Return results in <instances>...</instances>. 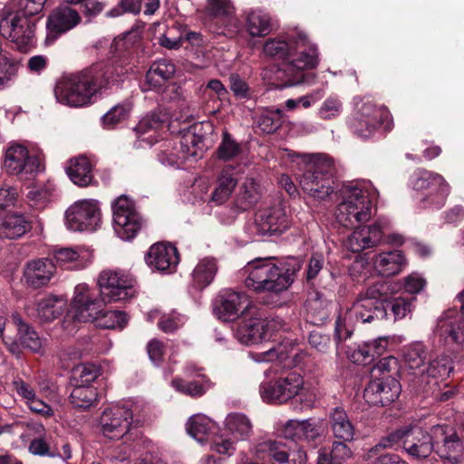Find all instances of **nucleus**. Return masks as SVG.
I'll return each mask as SVG.
<instances>
[{
    "label": "nucleus",
    "mask_w": 464,
    "mask_h": 464,
    "mask_svg": "<svg viewBox=\"0 0 464 464\" xmlns=\"http://www.w3.org/2000/svg\"><path fill=\"white\" fill-rule=\"evenodd\" d=\"M254 455L259 459H271L279 464H286L289 458L287 446L280 440H266L254 449Z\"/></svg>",
    "instance_id": "obj_33"
},
{
    "label": "nucleus",
    "mask_w": 464,
    "mask_h": 464,
    "mask_svg": "<svg viewBox=\"0 0 464 464\" xmlns=\"http://www.w3.org/2000/svg\"><path fill=\"white\" fill-rule=\"evenodd\" d=\"M132 419V411L127 406L114 405L107 408L100 418L102 432L111 440H134L138 435L131 430Z\"/></svg>",
    "instance_id": "obj_13"
},
{
    "label": "nucleus",
    "mask_w": 464,
    "mask_h": 464,
    "mask_svg": "<svg viewBox=\"0 0 464 464\" xmlns=\"http://www.w3.org/2000/svg\"><path fill=\"white\" fill-rule=\"evenodd\" d=\"M452 369L451 358L449 355L441 354L430 358L428 364H425L420 376H427L433 379L444 378L449 376Z\"/></svg>",
    "instance_id": "obj_48"
},
{
    "label": "nucleus",
    "mask_w": 464,
    "mask_h": 464,
    "mask_svg": "<svg viewBox=\"0 0 464 464\" xmlns=\"http://www.w3.org/2000/svg\"><path fill=\"white\" fill-rule=\"evenodd\" d=\"M373 267L382 276L399 274L405 266V257L400 250L382 252L372 259Z\"/></svg>",
    "instance_id": "obj_30"
},
{
    "label": "nucleus",
    "mask_w": 464,
    "mask_h": 464,
    "mask_svg": "<svg viewBox=\"0 0 464 464\" xmlns=\"http://www.w3.org/2000/svg\"><path fill=\"white\" fill-rule=\"evenodd\" d=\"M169 117L167 113L162 111H154L144 116L139 121L135 130L142 141H148V143L151 145L153 142L150 139L153 135L150 134L148 137H145V135L149 134L150 131L154 133L158 132L160 130L167 127Z\"/></svg>",
    "instance_id": "obj_34"
},
{
    "label": "nucleus",
    "mask_w": 464,
    "mask_h": 464,
    "mask_svg": "<svg viewBox=\"0 0 464 464\" xmlns=\"http://www.w3.org/2000/svg\"><path fill=\"white\" fill-rule=\"evenodd\" d=\"M36 20L4 9L0 15V34L18 50L26 52L35 44Z\"/></svg>",
    "instance_id": "obj_8"
},
{
    "label": "nucleus",
    "mask_w": 464,
    "mask_h": 464,
    "mask_svg": "<svg viewBox=\"0 0 464 464\" xmlns=\"http://www.w3.org/2000/svg\"><path fill=\"white\" fill-rule=\"evenodd\" d=\"M403 449L410 457L417 460L427 459L434 450L432 429L429 433L418 425L408 426Z\"/></svg>",
    "instance_id": "obj_22"
},
{
    "label": "nucleus",
    "mask_w": 464,
    "mask_h": 464,
    "mask_svg": "<svg viewBox=\"0 0 464 464\" xmlns=\"http://www.w3.org/2000/svg\"><path fill=\"white\" fill-rule=\"evenodd\" d=\"M172 386L178 392L192 397L202 396L208 387L198 382H185L183 380L178 378L172 381Z\"/></svg>",
    "instance_id": "obj_59"
},
{
    "label": "nucleus",
    "mask_w": 464,
    "mask_h": 464,
    "mask_svg": "<svg viewBox=\"0 0 464 464\" xmlns=\"http://www.w3.org/2000/svg\"><path fill=\"white\" fill-rule=\"evenodd\" d=\"M65 227L73 232H94L102 225V209L98 200L79 199L64 213Z\"/></svg>",
    "instance_id": "obj_10"
},
{
    "label": "nucleus",
    "mask_w": 464,
    "mask_h": 464,
    "mask_svg": "<svg viewBox=\"0 0 464 464\" xmlns=\"http://www.w3.org/2000/svg\"><path fill=\"white\" fill-rule=\"evenodd\" d=\"M461 302V315L455 310L447 311L438 322V332L447 342L462 343L464 342V293L459 295Z\"/></svg>",
    "instance_id": "obj_25"
},
{
    "label": "nucleus",
    "mask_w": 464,
    "mask_h": 464,
    "mask_svg": "<svg viewBox=\"0 0 464 464\" xmlns=\"http://www.w3.org/2000/svg\"><path fill=\"white\" fill-rule=\"evenodd\" d=\"M401 288V285L392 281H378L361 292L365 298L373 302L374 305L379 307H385L384 303H387L392 294Z\"/></svg>",
    "instance_id": "obj_36"
},
{
    "label": "nucleus",
    "mask_w": 464,
    "mask_h": 464,
    "mask_svg": "<svg viewBox=\"0 0 464 464\" xmlns=\"http://www.w3.org/2000/svg\"><path fill=\"white\" fill-rule=\"evenodd\" d=\"M316 75L314 72L296 71H275V80L279 82L281 89L300 84L311 85L315 82Z\"/></svg>",
    "instance_id": "obj_47"
},
{
    "label": "nucleus",
    "mask_w": 464,
    "mask_h": 464,
    "mask_svg": "<svg viewBox=\"0 0 464 464\" xmlns=\"http://www.w3.org/2000/svg\"><path fill=\"white\" fill-rule=\"evenodd\" d=\"M234 13L230 0H208L206 14L211 17L228 16Z\"/></svg>",
    "instance_id": "obj_58"
},
{
    "label": "nucleus",
    "mask_w": 464,
    "mask_h": 464,
    "mask_svg": "<svg viewBox=\"0 0 464 464\" xmlns=\"http://www.w3.org/2000/svg\"><path fill=\"white\" fill-rule=\"evenodd\" d=\"M80 22L81 16L75 9L67 5L56 7L47 17L46 41L54 42L59 35L72 30Z\"/></svg>",
    "instance_id": "obj_23"
},
{
    "label": "nucleus",
    "mask_w": 464,
    "mask_h": 464,
    "mask_svg": "<svg viewBox=\"0 0 464 464\" xmlns=\"http://www.w3.org/2000/svg\"><path fill=\"white\" fill-rule=\"evenodd\" d=\"M248 305L246 295L232 289H224L215 299L213 310L218 319L232 322L237 319Z\"/></svg>",
    "instance_id": "obj_20"
},
{
    "label": "nucleus",
    "mask_w": 464,
    "mask_h": 464,
    "mask_svg": "<svg viewBox=\"0 0 464 464\" xmlns=\"http://www.w3.org/2000/svg\"><path fill=\"white\" fill-rule=\"evenodd\" d=\"M297 31H289L276 37L268 38L263 45L264 54L269 57L285 59L288 62L289 56L294 53Z\"/></svg>",
    "instance_id": "obj_27"
},
{
    "label": "nucleus",
    "mask_w": 464,
    "mask_h": 464,
    "mask_svg": "<svg viewBox=\"0 0 464 464\" xmlns=\"http://www.w3.org/2000/svg\"><path fill=\"white\" fill-rule=\"evenodd\" d=\"M409 185L416 191L423 192L420 199L422 208L440 209L450 193V186L439 173L417 169L410 177Z\"/></svg>",
    "instance_id": "obj_7"
},
{
    "label": "nucleus",
    "mask_w": 464,
    "mask_h": 464,
    "mask_svg": "<svg viewBox=\"0 0 464 464\" xmlns=\"http://www.w3.org/2000/svg\"><path fill=\"white\" fill-rule=\"evenodd\" d=\"M145 261L153 271L172 273L176 270L179 256L178 249L172 244L159 242L150 247Z\"/></svg>",
    "instance_id": "obj_21"
},
{
    "label": "nucleus",
    "mask_w": 464,
    "mask_h": 464,
    "mask_svg": "<svg viewBox=\"0 0 464 464\" xmlns=\"http://www.w3.org/2000/svg\"><path fill=\"white\" fill-rule=\"evenodd\" d=\"M434 450L440 458L451 463H459L463 453V445L457 432L448 425L432 427Z\"/></svg>",
    "instance_id": "obj_18"
},
{
    "label": "nucleus",
    "mask_w": 464,
    "mask_h": 464,
    "mask_svg": "<svg viewBox=\"0 0 464 464\" xmlns=\"http://www.w3.org/2000/svg\"><path fill=\"white\" fill-rule=\"evenodd\" d=\"M56 263L70 269H82L92 259V251L84 246L64 247L54 252Z\"/></svg>",
    "instance_id": "obj_28"
},
{
    "label": "nucleus",
    "mask_w": 464,
    "mask_h": 464,
    "mask_svg": "<svg viewBox=\"0 0 464 464\" xmlns=\"http://www.w3.org/2000/svg\"><path fill=\"white\" fill-rule=\"evenodd\" d=\"M237 183V181L230 169L228 168L224 169L218 179L217 187L212 192L211 201L217 205L225 203L234 191Z\"/></svg>",
    "instance_id": "obj_44"
},
{
    "label": "nucleus",
    "mask_w": 464,
    "mask_h": 464,
    "mask_svg": "<svg viewBox=\"0 0 464 464\" xmlns=\"http://www.w3.org/2000/svg\"><path fill=\"white\" fill-rule=\"evenodd\" d=\"M218 271L217 261L211 257H205L197 264L191 276L193 286L204 289L209 285Z\"/></svg>",
    "instance_id": "obj_40"
},
{
    "label": "nucleus",
    "mask_w": 464,
    "mask_h": 464,
    "mask_svg": "<svg viewBox=\"0 0 464 464\" xmlns=\"http://www.w3.org/2000/svg\"><path fill=\"white\" fill-rule=\"evenodd\" d=\"M304 385L303 376L298 372H290L276 379L262 382L259 392L265 402L283 404L297 396L304 389Z\"/></svg>",
    "instance_id": "obj_11"
},
{
    "label": "nucleus",
    "mask_w": 464,
    "mask_h": 464,
    "mask_svg": "<svg viewBox=\"0 0 464 464\" xmlns=\"http://www.w3.org/2000/svg\"><path fill=\"white\" fill-rule=\"evenodd\" d=\"M19 197V192L14 186L0 182V208H6L14 205Z\"/></svg>",
    "instance_id": "obj_64"
},
{
    "label": "nucleus",
    "mask_w": 464,
    "mask_h": 464,
    "mask_svg": "<svg viewBox=\"0 0 464 464\" xmlns=\"http://www.w3.org/2000/svg\"><path fill=\"white\" fill-rule=\"evenodd\" d=\"M107 303L100 295V291L98 292L87 284H79L74 288L72 300L73 317L79 322H94Z\"/></svg>",
    "instance_id": "obj_14"
},
{
    "label": "nucleus",
    "mask_w": 464,
    "mask_h": 464,
    "mask_svg": "<svg viewBox=\"0 0 464 464\" xmlns=\"http://www.w3.org/2000/svg\"><path fill=\"white\" fill-rule=\"evenodd\" d=\"M54 272L55 266L50 259H34L25 264L23 279L28 286L39 288L50 282Z\"/></svg>",
    "instance_id": "obj_26"
},
{
    "label": "nucleus",
    "mask_w": 464,
    "mask_h": 464,
    "mask_svg": "<svg viewBox=\"0 0 464 464\" xmlns=\"http://www.w3.org/2000/svg\"><path fill=\"white\" fill-rule=\"evenodd\" d=\"M64 306L65 300L62 297H44L37 304L38 317L43 322H51L63 314Z\"/></svg>",
    "instance_id": "obj_46"
},
{
    "label": "nucleus",
    "mask_w": 464,
    "mask_h": 464,
    "mask_svg": "<svg viewBox=\"0 0 464 464\" xmlns=\"http://www.w3.org/2000/svg\"><path fill=\"white\" fill-rule=\"evenodd\" d=\"M102 373L101 368L94 363H82L73 370L75 384L91 385Z\"/></svg>",
    "instance_id": "obj_55"
},
{
    "label": "nucleus",
    "mask_w": 464,
    "mask_h": 464,
    "mask_svg": "<svg viewBox=\"0 0 464 464\" xmlns=\"http://www.w3.org/2000/svg\"><path fill=\"white\" fill-rule=\"evenodd\" d=\"M261 198V190L253 178H246L241 184L236 198V204L241 210L253 208Z\"/></svg>",
    "instance_id": "obj_42"
},
{
    "label": "nucleus",
    "mask_w": 464,
    "mask_h": 464,
    "mask_svg": "<svg viewBox=\"0 0 464 464\" xmlns=\"http://www.w3.org/2000/svg\"><path fill=\"white\" fill-rule=\"evenodd\" d=\"M245 285L256 292L279 293L293 283V274L275 263L273 257L256 258L245 266Z\"/></svg>",
    "instance_id": "obj_3"
},
{
    "label": "nucleus",
    "mask_w": 464,
    "mask_h": 464,
    "mask_svg": "<svg viewBox=\"0 0 464 464\" xmlns=\"http://www.w3.org/2000/svg\"><path fill=\"white\" fill-rule=\"evenodd\" d=\"M406 431H408V426L401 427L396 430L395 431L391 432L390 434L382 437L379 443H377L369 450L368 457H374L380 450L392 448L400 443H401L402 446H404Z\"/></svg>",
    "instance_id": "obj_53"
},
{
    "label": "nucleus",
    "mask_w": 464,
    "mask_h": 464,
    "mask_svg": "<svg viewBox=\"0 0 464 464\" xmlns=\"http://www.w3.org/2000/svg\"><path fill=\"white\" fill-rule=\"evenodd\" d=\"M262 319L252 317L240 323L235 331V337L246 345L258 343L266 341Z\"/></svg>",
    "instance_id": "obj_32"
},
{
    "label": "nucleus",
    "mask_w": 464,
    "mask_h": 464,
    "mask_svg": "<svg viewBox=\"0 0 464 464\" xmlns=\"http://www.w3.org/2000/svg\"><path fill=\"white\" fill-rule=\"evenodd\" d=\"M292 220L281 200L260 209L255 217L256 232L260 235H276L286 231Z\"/></svg>",
    "instance_id": "obj_16"
},
{
    "label": "nucleus",
    "mask_w": 464,
    "mask_h": 464,
    "mask_svg": "<svg viewBox=\"0 0 464 464\" xmlns=\"http://www.w3.org/2000/svg\"><path fill=\"white\" fill-rule=\"evenodd\" d=\"M343 111V102L337 95L328 96L317 110V117L323 121L339 118Z\"/></svg>",
    "instance_id": "obj_51"
},
{
    "label": "nucleus",
    "mask_w": 464,
    "mask_h": 464,
    "mask_svg": "<svg viewBox=\"0 0 464 464\" xmlns=\"http://www.w3.org/2000/svg\"><path fill=\"white\" fill-rule=\"evenodd\" d=\"M331 431L335 439L352 441L355 436V427L347 412L342 407H335L328 414Z\"/></svg>",
    "instance_id": "obj_29"
},
{
    "label": "nucleus",
    "mask_w": 464,
    "mask_h": 464,
    "mask_svg": "<svg viewBox=\"0 0 464 464\" xmlns=\"http://www.w3.org/2000/svg\"><path fill=\"white\" fill-rule=\"evenodd\" d=\"M31 228L30 222L19 213L6 214L0 223V237L15 239L24 235Z\"/></svg>",
    "instance_id": "obj_35"
},
{
    "label": "nucleus",
    "mask_w": 464,
    "mask_h": 464,
    "mask_svg": "<svg viewBox=\"0 0 464 464\" xmlns=\"http://www.w3.org/2000/svg\"><path fill=\"white\" fill-rule=\"evenodd\" d=\"M356 111L351 122L353 131L359 137L370 138L381 124L390 128L391 114L384 106L370 100L355 99Z\"/></svg>",
    "instance_id": "obj_9"
},
{
    "label": "nucleus",
    "mask_w": 464,
    "mask_h": 464,
    "mask_svg": "<svg viewBox=\"0 0 464 464\" xmlns=\"http://www.w3.org/2000/svg\"><path fill=\"white\" fill-rule=\"evenodd\" d=\"M174 72V64L167 60L153 63L145 77L148 89H160L173 76Z\"/></svg>",
    "instance_id": "obj_38"
},
{
    "label": "nucleus",
    "mask_w": 464,
    "mask_h": 464,
    "mask_svg": "<svg viewBox=\"0 0 464 464\" xmlns=\"http://www.w3.org/2000/svg\"><path fill=\"white\" fill-rule=\"evenodd\" d=\"M134 279L121 271H103L98 278L100 295L108 303L129 299L134 295Z\"/></svg>",
    "instance_id": "obj_15"
},
{
    "label": "nucleus",
    "mask_w": 464,
    "mask_h": 464,
    "mask_svg": "<svg viewBox=\"0 0 464 464\" xmlns=\"http://www.w3.org/2000/svg\"><path fill=\"white\" fill-rule=\"evenodd\" d=\"M319 63L318 49L311 44L304 32L297 31V40L295 42L294 53L289 56L288 62L276 71H296L312 70Z\"/></svg>",
    "instance_id": "obj_17"
},
{
    "label": "nucleus",
    "mask_w": 464,
    "mask_h": 464,
    "mask_svg": "<svg viewBox=\"0 0 464 464\" xmlns=\"http://www.w3.org/2000/svg\"><path fill=\"white\" fill-rule=\"evenodd\" d=\"M213 427L212 420L206 415L198 413L192 415L187 421L186 430L190 437L203 444Z\"/></svg>",
    "instance_id": "obj_45"
},
{
    "label": "nucleus",
    "mask_w": 464,
    "mask_h": 464,
    "mask_svg": "<svg viewBox=\"0 0 464 464\" xmlns=\"http://www.w3.org/2000/svg\"><path fill=\"white\" fill-rule=\"evenodd\" d=\"M218 159L229 161L240 158L243 153V146L238 143L232 136L224 131L222 134V140L217 149Z\"/></svg>",
    "instance_id": "obj_50"
},
{
    "label": "nucleus",
    "mask_w": 464,
    "mask_h": 464,
    "mask_svg": "<svg viewBox=\"0 0 464 464\" xmlns=\"http://www.w3.org/2000/svg\"><path fill=\"white\" fill-rule=\"evenodd\" d=\"M206 149L202 136L188 130L179 139V141L164 140L157 148V157L162 165L179 166L182 162L201 158Z\"/></svg>",
    "instance_id": "obj_6"
},
{
    "label": "nucleus",
    "mask_w": 464,
    "mask_h": 464,
    "mask_svg": "<svg viewBox=\"0 0 464 464\" xmlns=\"http://www.w3.org/2000/svg\"><path fill=\"white\" fill-rule=\"evenodd\" d=\"M112 215L114 232L124 241L133 239L145 225L134 202L126 196H121L114 200Z\"/></svg>",
    "instance_id": "obj_12"
},
{
    "label": "nucleus",
    "mask_w": 464,
    "mask_h": 464,
    "mask_svg": "<svg viewBox=\"0 0 464 464\" xmlns=\"http://www.w3.org/2000/svg\"><path fill=\"white\" fill-rule=\"evenodd\" d=\"M28 449L33 455L48 456L51 458H55L58 455L54 451V446H51L42 436L32 440Z\"/></svg>",
    "instance_id": "obj_61"
},
{
    "label": "nucleus",
    "mask_w": 464,
    "mask_h": 464,
    "mask_svg": "<svg viewBox=\"0 0 464 464\" xmlns=\"http://www.w3.org/2000/svg\"><path fill=\"white\" fill-rule=\"evenodd\" d=\"M129 68L120 64L96 63L81 71L62 75L53 88L60 104L81 108L92 104L98 95L114 83L122 81Z\"/></svg>",
    "instance_id": "obj_2"
},
{
    "label": "nucleus",
    "mask_w": 464,
    "mask_h": 464,
    "mask_svg": "<svg viewBox=\"0 0 464 464\" xmlns=\"http://www.w3.org/2000/svg\"><path fill=\"white\" fill-rule=\"evenodd\" d=\"M66 173L70 179L79 187H87L92 184V166L84 156L71 159L66 167Z\"/></svg>",
    "instance_id": "obj_31"
},
{
    "label": "nucleus",
    "mask_w": 464,
    "mask_h": 464,
    "mask_svg": "<svg viewBox=\"0 0 464 464\" xmlns=\"http://www.w3.org/2000/svg\"><path fill=\"white\" fill-rule=\"evenodd\" d=\"M20 61L0 52V89L5 88L17 75L20 69Z\"/></svg>",
    "instance_id": "obj_52"
},
{
    "label": "nucleus",
    "mask_w": 464,
    "mask_h": 464,
    "mask_svg": "<svg viewBox=\"0 0 464 464\" xmlns=\"http://www.w3.org/2000/svg\"><path fill=\"white\" fill-rule=\"evenodd\" d=\"M225 427L227 432L237 440H245L252 434L253 427L249 418L238 412L227 416Z\"/></svg>",
    "instance_id": "obj_43"
},
{
    "label": "nucleus",
    "mask_w": 464,
    "mask_h": 464,
    "mask_svg": "<svg viewBox=\"0 0 464 464\" xmlns=\"http://www.w3.org/2000/svg\"><path fill=\"white\" fill-rule=\"evenodd\" d=\"M401 393L400 382L393 377L374 378L363 392L365 401L372 406H386L393 402Z\"/></svg>",
    "instance_id": "obj_19"
},
{
    "label": "nucleus",
    "mask_w": 464,
    "mask_h": 464,
    "mask_svg": "<svg viewBox=\"0 0 464 464\" xmlns=\"http://www.w3.org/2000/svg\"><path fill=\"white\" fill-rule=\"evenodd\" d=\"M246 29L252 37H265L272 31L271 17L261 10H252L246 16Z\"/></svg>",
    "instance_id": "obj_41"
},
{
    "label": "nucleus",
    "mask_w": 464,
    "mask_h": 464,
    "mask_svg": "<svg viewBox=\"0 0 464 464\" xmlns=\"http://www.w3.org/2000/svg\"><path fill=\"white\" fill-rule=\"evenodd\" d=\"M349 358L356 364L366 365L371 363L375 357L373 356L368 343H365L353 349L349 354Z\"/></svg>",
    "instance_id": "obj_62"
},
{
    "label": "nucleus",
    "mask_w": 464,
    "mask_h": 464,
    "mask_svg": "<svg viewBox=\"0 0 464 464\" xmlns=\"http://www.w3.org/2000/svg\"><path fill=\"white\" fill-rule=\"evenodd\" d=\"M387 317L385 307L374 305L362 294H359L353 304L345 311H340L335 321L334 338L337 342L348 339L353 333L357 323H371L374 320H382Z\"/></svg>",
    "instance_id": "obj_4"
},
{
    "label": "nucleus",
    "mask_w": 464,
    "mask_h": 464,
    "mask_svg": "<svg viewBox=\"0 0 464 464\" xmlns=\"http://www.w3.org/2000/svg\"><path fill=\"white\" fill-rule=\"evenodd\" d=\"M403 358L411 373L420 376L429 358V351L422 343H412L404 348Z\"/></svg>",
    "instance_id": "obj_37"
},
{
    "label": "nucleus",
    "mask_w": 464,
    "mask_h": 464,
    "mask_svg": "<svg viewBox=\"0 0 464 464\" xmlns=\"http://www.w3.org/2000/svg\"><path fill=\"white\" fill-rule=\"evenodd\" d=\"M98 400V392L92 385L74 384L71 394L70 402L79 409H88Z\"/></svg>",
    "instance_id": "obj_49"
},
{
    "label": "nucleus",
    "mask_w": 464,
    "mask_h": 464,
    "mask_svg": "<svg viewBox=\"0 0 464 464\" xmlns=\"http://www.w3.org/2000/svg\"><path fill=\"white\" fill-rule=\"evenodd\" d=\"M127 315L121 311H102L98 318L94 320L97 326L105 329L123 328L127 324Z\"/></svg>",
    "instance_id": "obj_54"
},
{
    "label": "nucleus",
    "mask_w": 464,
    "mask_h": 464,
    "mask_svg": "<svg viewBox=\"0 0 464 464\" xmlns=\"http://www.w3.org/2000/svg\"><path fill=\"white\" fill-rule=\"evenodd\" d=\"M186 320L187 318L185 315L172 311L169 314H163L160 315L158 322V327L166 334L173 333L185 324Z\"/></svg>",
    "instance_id": "obj_57"
},
{
    "label": "nucleus",
    "mask_w": 464,
    "mask_h": 464,
    "mask_svg": "<svg viewBox=\"0 0 464 464\" xmlns=\"http://www.w3.org/2000/svg\"><path fill=\"white\" fill-rule=\"evenodd\" d=\"M13 321L17 326V337L21 346L34 353H40L43 343L37 332L18 314L13 315Z\"/></svg>",
    "instance_id": "obj_39"
},
{
    "label": "nucleus",
    "mask_w": 464,
    "mask_h": 464,
    "mask_svg": "<svg viewBox=\"0 0 464 464\" xmlns=\"http://www.w3.org/2000/svg\"><path fill=\"white\" fill-rule=\"evenodd\" d=\"M299 182L311 197L325 200L335 189L333 160L324 156H315L306 164Z\"/></svg>",
    "instance_id": "obj_5"
},
{
    "label": "nucleus",
    "mask_w": 464,
    "mask_h": 464,
    "mask_svg": "<svg viewBox=\"0 0 464 464\" xmlns=\"http://www.w3.org/2000/svg\"><path fill=\"white\" fill-rule=\"evenodd\" d=\"M398 372V361L393 356L381 359L372 368L374 378L392 376Z\"/></svg>",
    "instance_id": "obj_60"
},
{
    "label": "nucleus",
    "mask_w": 464,
    "mask_h": 464,
    "mask_svg": "<svg viewBox=\"0 0 464 464\" xmlns=\"http://www.w3.org/2000/svg\"><path fill=\"white\" fill-rule=\"evenodd\" d=\"M379 192L370 180L351 181L340 190L341 202L336 206L334 218L345 227H355L346 240V247L354 253L377 246L384 233L391 227L387 218H378L371 225H359L369 221L372 215V202Z\"/></svg>",
    "instance_id": "obj_1"
},
{
    "label": "nucleus",
    "mask_w": 464,
    "mask_h": 464,
    "mask_svg": "<svg viewBox=\"0 0 464 464\" xmlns=\"http://www.w3.org/2000/svg\"><path fill=\"white\" fill-rule=\"evenodd\" d=\"M46 2L47 0H21L20 8L15 13L32 18L43 11Z\"/></svg>",
    "instance_id": "obj_63"
},
{
    "label": "nucleus",
    "mask_w": 464,
    "mask_h": 464,
    "mask_svg": "<svg viewBox=\"0 0 464 464\" xmlns=\"http://www.w3.org/2000/svg\"><path fill=\"white\" fill-rule=\"evenodd\" d=\"M5 170L11 175L33 174L36 171L35 159L29 156L27 148L22 144H11L4 161Z\"/></svg>",
    "instance_id": "obj_24"
},
{
    "label": "nucleus",
    "mask_w": 464,
    "mask_h": 464,
    "mask_svg": "<svg viewBox=\"0 0 464 464\" xmlns=\"http://www.w3.org/2000/svg\"><path fill=\"white\" fill-rule=\"evenodd\" d=\"M131 111V105L129 102H123L112 107L102 117V123L108 129L114 128L115 125L123 121L129 117Z\"/></svg>",
    "instance_id": "obj_56"
}]
</instances>
